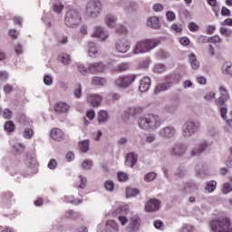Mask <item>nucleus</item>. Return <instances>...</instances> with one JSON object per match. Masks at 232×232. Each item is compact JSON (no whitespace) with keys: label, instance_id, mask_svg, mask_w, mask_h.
Returning <instances> with one entry per match:
<instances>
[{"label":"nucleus","instance_id":"1","mask_svg":"<svg viewBox=\"0 0 232 232\" xmlns=\"http://www.w3.org/2000/svg\"><path fill=\"white\" fill-rule=\"evenodd\" d=\"M160 124V117L153 113L145 114L138 119V126L143 131H155Z\"/></svg>","mask_w":232,"mask_h":232},{"label":"nucleus","instance_id":"2","mask_svg":"<svg viewBox=\"0 0 232 232\" xmlns=\"http://www.w3.org/2000/svg\"><path fill=\"white\" fill-rule=\"evenodd\" d=\"M160 44V39H143L136 42L133 46L132 53L134 55H139L140 53H148L157 48Z\"/></svg>","mask_w":232,"mask_h":232},{"label":"nucleus","instance_id":"3","mask_svg":"<svg viewBox=\"0 0 232 232\" xmlns=\"http://www.w3.org/2000/svg\"><path fill=\"white\" fill-rule=\"evenodd\" d=\"M211 232H232L231 219L229 218H218L209 223Z\"/></svg>","mask_w":232,"mask_h":232},{"label":"nucleus","instance_id":"4","mask_svg":"<svg viewBox=\"0 0 232 232\" xmlns=\"http://www.w3.org/2000/svg\"><path fill=\"white\" fill-rule=\"evenodd\" d=\"M198 130H200V122L189 120L182 125L181 135L183 139H191Z\"/></svg>","mask_w":232,"mask_h":232},{"label":"nucleus","instance_id":"5","mask_svg":"<svg viewBox=\"0 0 232 232\" xmlns=\"http://www.w3.org/2000/svg\"><path fill=\"white\" fill-rule=\"evenodd\" d=\"M101 12H102V3L101 0H89L86 5V15L91 19L99 17Z\"/></svg>","mask_w":232,"mask_h":232},{"label":"nucleus","instance_id":"6","mask_svg":"<svg viewBox=\"0 0 232 232\" xmlns=\"http://www.w3.org/2000/svg\"><path fill=\"white\" fill-rule=\"evenodd\" d=\"M64 23L68 28H77L81 24V14L77 10L71 9L65 14Z\"/></svg>","mask_w":232,"mask_h":232},{"label":"nucleus","instance_id":"7","mask_svg":"<svg viewBox=\"0 0 232 232\" xmlns=\"http://www.w3.org/2000/svg\"><path fill=\"white\" fill-rule=\"evenodd\" d=\"M137 76L135 74L121 75L119 78L115 80L114 84L116 88L126 90V88H130V86H131V84L135 82Z\"/></svg>","mask_w":232,"mask_h":232},{"label":"nucleus","instance_id":"8","mask_svg":"<svg viewBox=\"0 0 232 232\" xmlns=\"http://www.w3.org/2000/svg\"><path fill=\"white\" fill-rule=\"evenodd\" d=\"M189 146L186 142H178L172 145L169 149V153L172 157H184L188 152Z\"/></svg>","mask_w":232,"mask_h":232},{"label":"nucleus","instance_id":"9","mask_svg":"<svg viewBox=\"0 0 232 232\" xmlns=\"http://www.w3.org/2000/svg\"><path fill=\"white\" fill-rule=\"evenodd\" d=\"M130 48L131 44L126 38H120L115 42V49L119 53H126L127 52H130Z\"/></svg>","mask_w":232,"mask_h":232},{"label":"nucleus","instance_id":"10","mask_svg":"<svg viewBox=\"0 0 232 232\" xmlns=\"http://www.w3.org/2000/svg\"><path fill=\"white\" fill-rule=\"evenodd\" d=\"M158 135L162 139H173L177 135V129L172 125L165 126L159 130Z\"/></svg>","mask_w":232,"mask_h":232},{"label":"nucleus","instance_id":"11","mask_svg":"<svg viewBox=\"0 0 232 232\" xmlns=\"http://www.w3.org/2000/svg\"><path fill=\"white\" fill-rule=\"evenodd\" d=\"M92 37H96V39H100V41H106V39L110 37V33L103 26L96 25L93 28Z\"/></svg>","mask_w":232,"mask_h":232},{"label":"nucleus","instance_id":"12","mask_svg":"<svg viewBox=\"0 0 232 232\" xmlns=\"http://www.w3.org/2000/svg\"><path fill=\"white\" fill-rule=\"evenodd\" d=\"M102 95L99 93L88 94L86 97L88 104H91L93 108H99L102 103Z\"/></svg>","mask_w":232,"mask_h":232},{"label":"nucleus","instance_id":"13","mask_svg":"<svg viewBox=\"0 0 232 232\" xmlns=\"http://www.w3.org/2000/svg\"><path fill=\"white\" fill-rule=\"evenodd\" d=\"M160 209V201L157 198H151L145 204V210L148 213H155Z\"/></svg>","mask_w":232,"mask_h":232},{"label":"nucleus","instance_id":"14","mask_svg":"<svg viewBox=\"0 0 232 232\" xmlns=\"http://www.w3.org/2000/svg\"><path fill=\"white\" fill-rule=\"evenodd\" d=\"M140 218L137 215L132 216L130 218L129 225L127 226V230L130 232L139 231V228L140 227Z\"/></svg>","mask_w":232,"mask_h":232},{"label":"nucleus","instance_id":"15","mask_svg":"<svg viewBox=\"0 0 232 232\" xmlns=\"http://www.w3.org/2000/svg\"><path fill=\"white\" fill-rule=\"evenodd\" d=\"M106 65L102 62L92 63L89 64V72L91 73H104Z\"/></svg>","mask_w":232,"mask_h":232},{"label":"nucleus","instance_id":"16","mask_svg":"<svg viewBox=\"0 0 232 232\" xmlns=\"http://www.w3.org/2000/svg\"><path fill=\"white\" fill-rule=\"evenodd\" d=\"M50 133L53 140H56L57 142L64 140V132L61 129H53Z\"/></svg>","mask_w":232,"mask_h":232},{"label":"nucleus","instance_id":"17","mask_svg":"<svg viewBox=\"0 0 232 232\" xmlns=\"http://www.w3.org/2000/svg\"><path fill=\"white\" fill-rule=\"evenodd\" d=\"M139 159V155L134 152H130L126 156L125 164L126 166H130V168H133L135 164H137V160Z\"/></svg>","mask_w":232,"mask_h":232},{"label":"nucleus","instance_id":"18","mask_svg":"<svg viewBox=\"0 0 232 232\" xmlns=\"http://www.w3.org/2000/svg\"><path fill=\"white\" fill-rule=\"evenodd\" d=\"M117 16L114 14H106L104 17V23L109 28H115L117 26Z\"/></svg>","mask_w":232,"mask_h":232},{"label":"nucleus","instance_id":"19","mask_svg":"<svg viewBox=\"0 0 232 232\" xmlns=\"http://www.w3.org/2000/svg\"><path fill=\"white\" fill-rule=\"evenodd\" d=\"M147 26L152 28L153 30H159L160 28V20L157 16H150L147 20Z\"/></svg>","mask_w":232,"mask_h":232},{"label":"nucleus","instance_id":"20","mask_svg":"<svg viewBox=\"0 0 232 232\" xmlns=\"http://www.w3.org/2000/svg\"><path fill=\"white\" fill-rule=\"evenodd\" d=\"M150 86H151V79L150 77H145L140 81L139 90L140 92H141V93H144L148 92V90H150Z\"/></svg>","mask_w":232,"mask_h":232},{"label":"nucleus","instance_id":"21","mask_svg":"<svg viewBox=\"0 0 232 232\" xmlns=\"http://www.w3.org/2000/svg\"><path fill=\"white\" fill-rule=\"evenodd\" d=\"M99 45H97L95 43H88V53L90 57H97V55L99 54Z\"/></svg>","mask_w":232,"mask_h":232},{"label":"nucleus","instance_id":"22","mask_svg":"<svg viewBox=\"0 0 232 232\" xmlns=\"http://www.w3.org/2000/svg\"><path fill=\"white\" fill-rule=\"evenodd\" d=\"M56 113H66L70 110V105L66 102H58L54 106Z\"/></svg>","mask_w":232,"mask_h":232},{"label":"nucleus","instance_id":"23","mask_svg":"<svg viewBox=\"0 0 232 232\" xmlns=\"http://www.w3.org/2000/svg\"><path fill=\"white\" fill-rule=\"evenodd\" d=\"M142 111H144V107L140 105H134L129 108V114H130L131 117H137V115H140Z\"/></svg>","mask_w":232,"mask_h":232},{"label":"nucleus","instance_id":"24","mask_svg":"<svg viewBox=\"0 0 232 232\" xmlns=\"http://www.w3.org/2000/svg\"><path fill=\"white\" fill-rule=\"evenodd\" d=\"M171 88V82H164L160 84H158L154 90V93H160V92H166V90H169Z\"/></svg>","mask_w":232,"mask_h":232},{"label":"nucleus","instance_id":"25","mask_svg":"<svg viewBox=\"0 0 232 232\" xmlns=\"http://www.w3.org/2000/svg\"><path fill=\"white\" fill-rule=\"evenodd\" d=\"M221 72L224 75H230V77H232V63L225 62L222 64Z\"/></svg>","mask_w":232,"mask_h":232},{"label":"nucleus","instance_id":"26","mask_svg":"<svg viewBox=\"0 0 232 232\" xmlns=\"http://www.w3.org/2000/svg\"><path fill=\"white\" fill-rule=\"evenodd\" d=\"M92 86H106L108 81L105 78L94 76L92 80Z\"/></svg>","mask_w":232,"mask_h":232},{"label":"nucleus","instance_id":"27","mask_svg":"<svg viewBox=\"0 0 232 232\" xmlns=\"http://www.w3.org/2000/svg\"><path fill=\"white\" fill-rule=\"evenodd\" d=\"M51 3L53 5V11L56 14H61V12H63L64 5L61 0H51Z\"/></svg>","mask_w":232,"mask_h":232},{"label":"nucleus","instance_id":"28","mask_svg":"<svg viewBox=\"0 0 232 232\" xmlns=\"http://www.w3.org/2000/svg\"><path fill=\"white\" fill-rule=\"evenodd\" d=\"M105 229L110 232H119V224L114 220H109L106 222Z\"/></svg>","mask_w":232,"mask_h":232},{"label":"nucleus","instance_id":"29","mask_svg":"<svg viewBox=\"0 0 232 232\" xmlns=\"http://www.w3.org/2000/svg\"><path fill=\"white\" fill-rule=\"evenodd\" d=\"M108 119H110V114L107 112V111L102 110L98 112L99 124H102V122H108Z\"/></svg>","mask_w":232,"mask_h":232},{"label":"nucleus","instance_id":"30","mask_svg":"<svg viewBox=\"0 0 232 232\" xmlns=\"http://www.w3.org/2000/svg\"><path fill=\"white\" fill-rule=\"evenodd\" d=\"M188 59H189V63L192 70H198V68H200V62L197 60V56L194 53H191L188 56Z\"/></svg>","mask_w":232,"mask_h":232},{"label":"nucleus","instance_id":"31","mask_svg":"<svg viewBox=\"0 0 232 232\" xmlns=\"http://www.w3.org/2000/svg\"><path fill=\"white\" fill-rule=\"evenodd\" d=\"M131 68V64L130 63H121L118 65L116 69H113L114 72H128Z\"/></svg>","mask_w":232,"mask_h":232},{"label":"nucleus","instance_id":"32","mask_svg":"<svg viewBox=\"0 0 232 232\" xmlns=\"http://www.w3.org/2000/svg\"><path fill=\"white\" fill-rule=\"evenodd\" d=\"M81 151L87 153L90 150V140H82L79 144Z\"/></svg>","mask_w":232,"mask_h":232},{"label":"nucleus","instance_id":"33","mask_svg":"<svg viewBox=\"0 0 232 232\" xmlns=\"http://www.w3.org/2000/svg\"><path fill=\"white\" fill-rule=\"evenodd\" d=\"M80 183L77 182L76 183V188H79L80 189H84V188H86L87 184H88V179H86V177L80 175L78 177Z\"/></svg>","mask_w":232,"mask_h":232},{"label":"nucleus","instance_id":"34","mask_svg":"<svg viewBox=\"0 0 232 232\" xmlns=\"http://www.w3.org/2000/svg\"><path fill=\"white\" fill-rule=\"evenodd\" d=\"M217 189V181L210 180L207 182V186L205 187V190L208 191V193H213Z\"/></svg>","mask_w":232,"mask_h":232},{"label":"nucleus","instance_id":"35","mask_svg":"<svg viewBox=\"0 0 232 232\" xmlns=\"http://www.w3.org/2000/svg\"><path fill=\"white\" fill-rule=\"evenodd\" d=\"M180 106V101L179 100H176L174 101L168 108V111L170 113H175V111H177V110H179V107Z\"/></svg>","mask_w":232,"mask_h":232},{"label":"nucleus","instance_id":"36","mask_svg":"<svg viewBox=\"0 0 232 232\" xmlns=\"http://www.w3.org/2000/svg\"><path fill=\"white\" fill-rule=\"evenodd\" d=\"M63 200L65 202H69L70 204H74V205L81 204V202H82V199H77L73 198V196H65L63 198Z\"/></svg>","mask_w":232,"mask_h":232},{"label":"nucleus","instance_id":"37","mask_svg":"<svg viewBox=\"0 0 232 232\" xmlns=\"http://www.w3.org/2000/svg\"><path fill=\"white\" fill-rule=\"evenodd\" d=\"M92 167H93V160H84L81 164L82 169H85V170H88Z\"/></svg>","mask_w":232,"mask_h":232},{"label":"nucleus","instance_id":"38","mask_svg":"<svg viewBox=\"0 0 232 232\" xmlns=\"http://www.w3.org/2000/svg\"><path fill=\"white\" fill-rule=\"evenodd\" d=\"M140 193V191L137 188H126V197L127 198H130L131 197H137V195Z\"/></svg>","mask_w":232,"mask_h":232},{"label":"nucleus","instance_id":"39","mask_svg":"<svg viewBox=\"0 0 232 232\" xmlns=\"http://www.w3.org/2000/svg\"><path fill=\"white\" fill-rule=\"evenodd\" d=\"M65 217L67 218H72V220H78L81 218V214L78 212H73L72 210H69L65 213Z\"/></svg>","mask_w":232,"mask_h":232},{"label":"nucleus","instance_id":"40","mask_svg":"<svg viewBox=\"0 0 232 232\" xmlns=\"http://www.w3.org/2000/svg\"><path fill=\"white\" fill-rule=\"evenodd\" d=\"M77 69L82 75H86L90 72V65L88 67L84 66V63H77Z\"/></svg>","mask_w":232,"mask_h":232},{"label":"nucleus","instance_id":"41","mask_svg":"<svg viewBox=\"0 0 232 232\" xmlns=\"http://www.w3.org/2000/svg\"><path fill=\"white\" fill-rule=\"evenodd\" d=\"M219 93H220L219 97H222L223 99H227V101L231 99V97L229 96V92H227V89H226V87L224 86L219 87Z\"/></svg>","mask_w":232,"mask_h":232},{"label":"nucleus","instance_id":"42","mask_svg":"<svg viewBox=\"0 0 232 232\" xmlns=\"http://www.w3.org/2000/svg\"><path fill=\"white\" fill-rule=\"evenodd\" d=\"M23 137H24V139L30 140V139H32V137H34V130H32L30 128L24 129V132H23Z\"/></svg>","mask_w":232,"mask_h":232},{"label":"nucleus","instance_id":"43","mask_svg":"<svg viewBox=\"0 0 232 232\" xmlns=\"http://www.w3.org/2000/svg\"><path fill=\"white\" fill-rule=\"evenodd\" d=\"M219 34H221V35H224V37H231L232 30L227 27H220Z\"/></svg>","mask_w":232,"mask_h":232},{"label":"nucleus","instance_id":"44","mask_svg":"<svg viewBox=\"0 0 232 232\" xmlns=\"http://www.w3.org/2000/svg\"><path fill=\"white\" fill-rule=\"evenodd\" d=\"M157 179V173L155 172H149L144 176L145 182H153Z\"/></svg>","mask_w":232,"mask_h":232},{"label":"nucleus","instance_id":"45","mask_svg":"<svg viewBox=\"0 0 232 232\" xmlns=\"http://www.w3.org/2000/svg\"><path fill=\"white\" fill-rule=\"evenodd\" d=\"M153 72L155 73H162L163 72H166V65L158 63L154 66Z\"/></svg>","mask_w":232,"mask_h":232},{"label":"nucleus","instance_id":"46","mask_svg":"<svg viewBox=\"0 0 232 232\" xmlns=\"http://www.w3.org/2000/svg\"><path fill=\"white\" fill-rule=\"evenodd\" d=\"M15 128V125L14 124V121H7L5 122L4 129L5 131H8V133H12Z\"/></svg>","mask_w":232,"mask_h":232},{"label":"nucleus","instance_id":"47","mask_svg":"<svg viewBox=\"0 0 232 232\" xmlns=\"http://www.w3.org/2000/svg\"><path fill=\"white\" fill-rule=\"evenodd\" d=\"M61 62L65 66H68V64H70V63H72V59H70L69 54L63 53V54L61 55Z\"/></svg>","mask_w":232,"mask_h":232},{"label":"nucleus","instance_id":"48","mask_svg":"<svg viewBox=\"0 0 232 232\" xmlns=\"http://www.w3.org/2000/svg\"><path fill=\"white\" fill-rule=\"evenodd\" d=\"M73 93H74V96L76 97V99H80L81 95H82V86L81 85V83H78L76 85Z\"/></svg>","mask_w":232,"mask_h":232},{"label":"nucleus","instance_id":"49","mask_svg":"<svg viewBox=\"0 0 232 232\" xmlns=\"http://www.w3.org/2000/svg\"><path fill=\"white\" fill-rule=\"evenodd\" d=\"M166 18H167V21H169V23H173V21L177 19V15L175 14L174 12L168 11L166 13Z\"/></svg>","mask_w":232,"mask_h":232},{"label":"nucleus","instance_id":"50","mask_svg":"<svg viewBox=\"0 0 232 232\" xmlns=\"http://www.w3.org/2000/svg\"><path fill=\"white\" fill-rule=\"evenodd\" d=\"M220 116L223 121H227V106L219 108Z\"/></svg>","mask_w":232,"mask_h":232},{"label":"nucleus","instance_id":"51","mask_svg":"<svg viewBox=\"0 0 232 232\" xmlns=\"http://www.w3.org/2000/svg\"><path fill=\"white\" fill-rule=\"evenodd\" d=\"M228 100H227L226 98H222L221 96H219L217 100H216V105L218 106L219 108H222L224 106H226V102H227Z\"/></svg>","mask_w":232,"mask_h":232},{"label":"nucleus","instance_id":"52","mask_svg":"<svg viewBox=\"0 0 232 232\" xmlns=\"http://www.w3.org/2000/svg\"><path fill=\"white\" fill-rule=\"evenodd\" d=\"M170 28L173 32H176V34H180V32H182V24L179 23L173 24Z\"/></svg>","mask_w":232,"mask_h":232},{"label":"nucleus","instance_id":"53","mask_svg":"<svg viewBox=\"0 0 232 232\" xmlns=\"http://www.w3.org/2000/svg\"><path fill=\"white\" fill-rule=\"evenodd\" d=\"M104 188L107 191H113V188H115V183L111 180H107L104 183Z\"/></svg>","mask_w":232,"mask_h":232},{"label":"nucleus","instance_id":"54","mask_svg":"<svg viewBox=\"0 0 232 232\" xmlns=\"http://www.w3.org/2000/svg\"><path fill=\"white\" fill-rule=\"evenodd\" d=\"M44 82L46 86H52L53 84V78L51 75H45L44 78Z\"/></svg>","mask_w":232,"mask_h":232},{"label":"nucleus","instance_id":"55","mask_svg":"<svg viewBox=\"0 0 232 232\" xmlns=\"http://www.w3.org/2000/svg\"><path fill=\"white\" fill-rule=\"evenodd\" d=\"M108 98L111 101V102H115V101H119L121 99V94L119 93H110L108 94Z\"/></svg>","mask_w":232,"mask_h":232},{"label":"nucleus","instance_id":"56","mask_svg":"<svg viewBox=\"0 0 232 232\" xmlns=\"http://www.w3.org/2000/svg\"><path fill=\"white\" fill-rule=\"evenodd\" d=\"M176 177H179V179H184V176L186 175V169H178L175 172Z\"/></svg>","mask_w":232,"mask_h":232},{"label":"nucleus","instance_id":"57","mask_svg":"<svg viewBox=\"0 0 232 232\" xmlns=\"http://www.w3.org/2000/svg\"><path fill=\"white\" fill-rule=\"evenodd\" d=\"M12 115H14V113L12 112V111H10V109H5V110L3 111V117H4V119L10 120V119H12Z\"/></svg>","mask_w":232,"mask_h":232},{"label":"nucleus","instance_id":"58","mask_svg":"<svg viewBox=\"0 0 232 232\" xmlns=\"http://www.w3.org/2000/svg\"><path fill=\"white\" fill-rule=\"evenodd\" d=\"M208 43H222V39L218 35H214L208 38Z\"/></svg>","mask_w":232,"mask_h":232},{"label":"nucleus","instance_id":"59","mask_svg":"<svg viewBox=\"0 0 232 232\" xmlns=\"http://www.w3.org/2000/svg\"><path fill=\"white\" fill-rule=\"evenodd\" d=\"M79 31H80L81 35H88V25L82 24L80 26Z\"/></svg>","mask_w":232,"mask_h":232},{"label":"nucleus","instance_id":"60","mask_svg":"<svg viewBox=\"0 0 232 232\" xmlns=\"http://www.w3.org/2000/svg\"><path fill=\"white\" fill-rule=\"evenodd\" d=\"M231 192H232L231 184L225 183L223 188V193H225V195H227V193H231Z\"/></svg>","mask_w":232,"mask_h":232},{"label":"nucleus","instance_id":"61","mask_svg":"<svg viewBox=\"0 0 232 232\" xmlns=\"http://www.w3.org/2000/svg\"><path fill=\"white\" fill-rule=\"evenodd\" d=\"M86 117L87 119H89V121H93V119H95V111L94 110L87 111Z\"/></svg>","mask_w":232,"mask_h":232},{"label":"nucleus","instance_id":"62","mask_svg":"<svg viewBox=\"0 0 232 232\" xmlns=\"http://www.w3.org/2000/svg\"><path fill=\"white\" fill-rule=\"evenodd\" d=\"M48 168L49 169H55V168H57V160H55L54 159L50 160L48 163Z\"/></svg>","mask_w":232,"mask_h":232},{"label":"nucleus","instance_id":"63","mask_svg":"<svg viewBox=\"0 0 232 232\" xmlns=\"http://www.w3.org/2000/svg\"><path fill=\"white\" fill-rule=\"evenodd\" d=\"M221 26H232V18H227L220 23Z\"/></svg>","mask_w":232,"mask_h":232},{"label":"nucleus","instance_id":"64","mask_svg":"<svg viewBox=\"0 0 232 232\" xmlns=\"http://www.w3.org/2000/svg\"><path fill=\"white\" fill-rule=\"evenodd\" d=\"M227 168H232V147L230 148V155L228 156L227 160L226 161Z\"/></svg>","mask_w":232,"mask_h":232}]
</instances>
